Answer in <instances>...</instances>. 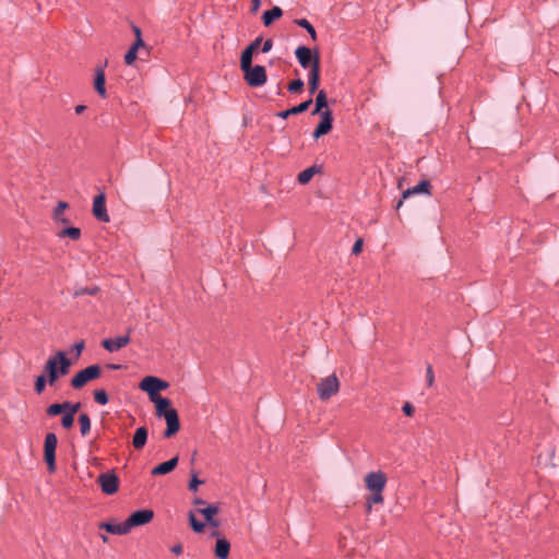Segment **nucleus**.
Segmentation results:
<instances>
[{
	"label": "nucleus",
	"mask_w": 559,
	"mask_h": 559,
	"mask_svg": "<svg viewBox=\"0 0 559 559\" xmlns=\"http://www.w3.org/2000/svg\"><path fill=\"white\" fill-rule=\"evenodd\" d=\"M240 69L243 72V80L249 86L258 87L265 84L267 75L263 66H252V60H240Z\"/></svg>",
	"instance_id": "obj_2"
},
{
	"label": "nucleus",
	"mask_w": 559,
	"mask_h": 559,
	"mask_svg": "<svg viewBox=\"0 0 559 559\" xmlns=\"http://www.w3.org/2000/svg\"><path fill=\"white\" fill-rule=\"evenodd\" d=\"M262 43V37H257L253 41H251L241 52L240 60H252L254 52L259 49Z\"/></svg>",
	"instance_id": "obj_24"
},
{
	"label": "nucleus",
	"mask_w": 559,
	"mask_h": 559,
	"mask_svg": "<svg viewBox=\"0 0 559 559\" xmlns=\"http://www.w3.org/2000/svg\"><path fill=\"white\" fill-rule=\"evenodd\" d=\"M58 439L57 436L52 432H49L45 437L44 443V457L45 462L48 465L49 472H55L56 469V449H57Z\"/></svg>",
	"instance_id": "obj_6"
},
{
	"label": "nucleus",
	"mask_w": 559,
	"mask_h": 559,
	"mask_svg": "<svg viewBox=\"0 0 559 559\" xmlns=\"http://www.w3.org/2000/svg\"><path fill=\"white\" fill-rule=\"evenodd\" d=\"M71 361L64 352L58 350L53 356L49 357L45 365V374L48 383L53 385L59 377L69 373Z\"/></svg>",
	"instance_id": "obj_1"
},
{
	"label": "nucleus",
	"mask_w": 559,
	"mask_h": 559,
	"mask_svg": "<svg viewBox=\"0 0 559 559\" xmlns=\"http://www.w3.org/2000/svg\"><path fill=\"white\" fill-rule=\"evenodd\" d=\"M100 372L102 370L98 365H91L72 378L71 385L76 390L82 389L87 382L97 379Z\"/></svg>",
	"instance_id": "obj_4"
},
{
	"label": "nucleus",
	"mask_w": 559,
	"mask_h": 559,
	"mask_svg": "<svg viewBox=\"0 0 559 559\" xmlns=\"http://www.w3.org/2000/svg\"><path fill=\"white\" fill-rule=\"evenodd\" d=\"M403 413L406 415V416H413L414 412H415V408L414 406L409 403V402H406L404 403L403 407Z\"/></svg>",
	"instance_id": "obj_45"
},
{
	"label": "nucleus",
	"mask_w": 559,
	"mask_h": 559,
	"mask_svg": "<svg viewBox=\"0 0 559 559\" xmlns=\"http://www.w3.org/2000/svg\"><path fill=\"white\" fill-rule=\"evenodd\" d=\"M86 108L87 107L85 105H78V106H75L74 110H75V114L81 115L86 110Z\"/></svg>",
	"instance_id": "obj_55"
},
{
	"label": "nucleus",
	"mask_w": 559,
	"mask_h": 559,
	"mask_svg": "<svg viewBox=\"0 0 559 559\" xmlns=\"http://www.w3.org/2000/svg\"><path fill=\"white\" fill-rule=\"evenodd\" d=\"M84 341H80V342H76L74 345H73V349L75 350L76 353V356H80L82 350L84 349Z\"/></svg>",
	"instance_id": "obj_47"
},
{
	"label": "nucleus",
	"mask_w": 559,
	"mask_h": 559,
	"mask_svg": "<svg viewBox=\"0 0 559 559\" xmlns=\"http://www.w3.org/2000/svg\"><path fill=\"white\" fill-rule=\"evenodd\" d=\"M155 404L156 409V416L163 417L165 413L169 412L170 408V401L163 396H156L155 399L151 400Z\"/></svg>",
	"instance_id": "obj_23"
},
{
	"label": "nucleus",
	"mask_w": 559,
	"mask_h": 559,
	"mask_svg": "<svg viewBox=\"0 0 559 559\" xmlns=\"http://www.w3.org/2000/svg\"><path fill=\"white\" fill-rule=\"evenodd\" d=\"M147 441V429L145 427H140L135 430L132 444L134 449L141 450Z\"/></svg>",
	"instance_id": "obj_26"
},
{
	"label": "nucleus",
	"mask_w": 559,
	"mask_h": 559,
	"mask_svg": "<svg viewBox=\"0 0 559 559\" xmlns=\"http://www.w3.org/2000/svg\"><path fill=\"white\" fill-rule=\"evenodd\" d=\"M273 47V40L272 39H266L263 45H262V48H261V51L263 53H266L269 52Z\"/></svg>",
	"instance_id": "obj_46"
},
{
	"label": "nucleus",
	"mask_w": 559,
	"mask_h": 559,
	"mask_svg": "<svg viewBox=\"0 0 559 559\" xmlns=\"http://www.w3.org/2000/svg\"><path fill=\"white\" fill-rule=\"evenodd\" d=\"M107 367H108L109 369H112V370H118V369H120V368H121V366H120V365H115V364H110V365H108Z\"/></svg>",
	"instance_id": "obj_56"
},
{
	"label": "nucleus",
	"mask_w": 559,
	"mask_h": 559,
	"mask_svg": "<svg viewBox=\"0 0 559 559\" xmlns=\"http://www.w3.org/2000/svg\"><path fill=\"white\" fill-rule=\"evenodd\" d=\"M328 108V95L324 90L318 92L314 100V108L311 111V115L321 114Z\"/></svg>",
	"instance_id": "obj_22"
},
{
	"label": "nucleus",
	"mask_w": 559,
	"mask_h": 559,
	"mask_svg": "<svg viewBox=\"0 0 559 559\" xmlns=\"http://www.w3.org/2000/svg\"><path fill=\"white\" fill-rule=\"evenodd\" d=\"M100 530H105L106 532L115 535H126L128 534L129 527L127 526V523H109V522H103L98 525Z\"/></svg>",
	"instance_id": "obj_17"
},
{
	"label": "nucleus",
	"mask_w": 559,
	"mask_h": 559,
	"mask_svg": "<svg viewBox=\"0 0 559 559\" xmlns=\"http://www.w3.org/2000/svg\"><path fill=\"white\" fill-rule=\"evenodd\" d=\"M178 464V457L175 456L169 461H166L152 469L153 475H165L175 469Z\"/></svg>",
	"instance_id": "obj_20"
},
{
	"label": "nucleus",
	"mask_w": 559,
	"mask_h": 559,
	"mask_svg": "<svg viewBox=\"0 0 559 559\" xmlns=\"http://www.w3.org/2000/svg\"><path fill=\"white\" fill-rule=\"evenodd\" d=\"M182 550H183V547L181 544H177L171 547V552H174L175 555H181Z\"/></svg>",
	"instance_id": "obj_52"
},
{
	"label": "nucleus",
	"mask_w": 559,
	"mask_h": 559,
	"mask_svg": "<svg viewBox=\"0 0 559 559\" xmlns=\"http://www.w3.org/2000/svg\"><path fill=\"white\" fill-rule=\"evenodd\" d=\"M261 7V0H251V13H257Z\"/></svg>",
	"instance_id": "obj_48"
},
{
	"label": "nucleus",
	"mask_w": 559,
	"mask_h": 559,
	"mask_svg": "<svg viewBox=\"0 0 559 559\" xmlns=\"http://www.w3.org/2000/svg\"><path fill=\"white\" fill-rule=\"evenodd\" d=\"M69 204L66 201H58L53 210H68Z\"/></svg>",
	"instance_id": "obj_53"
},
{
	"label": "nucleus",
	"mask_w": 559,
	"mask_h": 559,
	"mask_svg": "<svg viewBox=\"0 0 559 559\" xmlns=\"http://www.w3.org/2000/svg\"><path fill=\"white\" fill-rule=\"evenodd\" d=\"M136 53L138 51L134 50V48H129L127 53L124 55V62L128 66H131L136 60Z\"/></svg>",
	"instance_id": "obj_39"
},
{
	"label": "nucleus",
	"mask_w": 559,
	"mask_h": 559,
	"mask_svg": "<svg viewBox=\"0 0 559 559\" xmlns=\"http://www.w3.org/2000/svg\"><path fill=\"white\" fill-rule=\"evenodd\" d=\"M94 400L96 403L105 405L108 403V395L104 390H96L94 391Z\"/></svg>",
	"instance_id": "obj_38"
},
{
	"label": "nucleus",
	"mask_w": 559,
	"mask_h": 559,
	"mask_svg": "<svg viewBox=\"0 0 559 559\" xmlns=\"http://www.w3.org/2000/svg\"><path fill=\"white\" fill-rule=\"evenodd\" d=\"M230 544L226 538H218L215 545V556L219 559H227Z\"/></svg>",
	"instance_id": "obj_28"
},
{
	"label": "nucleus",
	"mask_w": 559,
	"mask_h": 559,
	"mask_svg": "<svg viewBox=\"0 0 559 559\" xmlns=\"http://www.w3.org/2000/svg\"><path fill=\"white\" fill-rule=\"evenodd\" d=\"M365 484L370 492L383 491L386 484V476L383 472H371L365 476Z\"/></svg>",
	"instance_id": "obj_9"
},
{
	"label": "nucleus",
	"mask_w": 559,
	"mask_h": 559,
	"mask_svg": "<svg viewBox=\"0 0 559 559\" xmlns=\"http://www.w3.org/2000/svg\"><path fill=\"white\" fill-rule=\"evenodd\" d=\"M63 214H64V212H60V211L53 212V219L56 222H66Z\"/></svg>",
	"instance_id": "obj_51"
},
{
	"label": "nucleus",
	"mask_w": 559,
	"mask_h": 559,
	"mask_svg": "<svg viewBox=\"0 0 559 559\" xmlns=\"http://www.w3.org/2000/svg\"><path fill=\"white\" fill-rule=\"evenodd\" d=\"M194 503H195V504H204V501H203V500H201V499H195Z\"/></svg>",
	"instance_id": "obj_59"
},
{
	"label": "nucleus",
	"mask_w": 559,
	"mask_h": 559,
	"mask_svg": "<svg viewBox=\"0 0 559 559\" xmlns=\"http://www.w3.org/2000/svg\"><path fill=\"white\" fill-rule=\"evenodd\" d=\"M426 379H427V385L428 386H432L433 383H435V376H433V371H432L431 365L427 366Z\"/></svg>",
	"instance_id": "obj_41"
},
{
	"label": "nucleus",
	"mask_w": 559,
	"mask_h": 559,
	"mask_svg": "<svg viewBox=\"0 0 559 559\" xmlns=\"http://www.w3.org/2000/svg\"><path fill=\"white\" fill-rule=\"evenodd\" d=\"M189 521H190V525L194 532L202 533L204 531L205 525L203 523L199 522L192 512H190V514H189Z\"/></svg>",
	"instance_id": "obj_36"
},
{
	"label": "nucleus",
	"mask_w": 559,
	"mask_h": 559,
	"mask_svg": "<svg viewBox=\"0 0 559 559\" xmlns=\"http://www.w3.org/2000/svg\"><path fill=\"white\" fill-rule=\"evenodd\" d=\"M199 512L204 516L205 521L214 527L218 526V522L214 520V516L218 513V507L211 504L204 509H200Z\"/></svg>",
	"instance_id": "obj_25"
},
{
	"label": "nucleus",
	"mask_w": 559,
	"mask_h": 559,
	"mask_svg": "<svg viewBox=\"0 0 559 559\" xmlns=\"http://www.w3.org/2000/svg\"><path fill=\"white\" fill-rule=\"evenodd\" d=\"M92 210H106V194L100 191L94 197Z\"/></svg>",
	"instance_id": "obj_32"
},
{
	"label": "nucleus",
	"mask_w": 559,
	"mask_h": 559,
	"mask_svg": "<svg viewBox=\"0 0 559 559\" xmlns=\"http://www.w3.org/2000/svg\"><path fill=\"white\" fill-rule=\"evenodd\" d=\"M73 420L74 416H72L71 414H66L61 419V424L66 429H69L72 427Z\"/></svg>",
	"instance_id": "obj_40"
},
{
	"label": "nucleus",
	"mask_w": 559,
	"mask_h": 559,
	"mask_svg": "<svg viewBox=\"0 0 559 559\" xmlns=\"http://www.w3.org/2000/svg\"><path fill=\"white\" fill-rule=\"evenodd\" d=\"M402 203H403V200H400V201L397 202V204H396L395 210H400V207L402 206Z\"/></svg>",
	"instance_id": "obj_58"
},
{
	"label": "nucleus",
	"mask_w": 559,
	"mask_h": 559,
	"mask_svg": "<svg viewBox=\"0 0 559 559\" xmlns=\"http://www.w3.org/2000/svg\"><path fill=\"white\" fill-rule=\"evenodd\" d=\"M312 103H313V100L310 97V98H308L307 100L300 103L297 106H294V107H292L289 109L282 110L280 112H277L276 116L282 118V119H287L289 116L302 114V112H305V111H307L309 109V107L311 106Z\"/></svg>",
	"instance_id": "obj_16"
},
{
	"label": "nucleus",
	"mask_w": 559,
	"mask_h": 559,
	"mask_svg": "<svg viewBox=\"0 0 559 559\" xmlns=\"http://www.w3.org/2000/svg\"><path fill=\"white\" fill-rule=\"evenodd\" d=\"M305 83L301 79H296L289 82L287 90L293 94L301 93L304 90Z\"/></svg>",
	"instance_id": "obj_34"
},
{
	"label": "nucleus",
	"mask_w": 559,
	"mask_h": 559,
	"mask_svg": "<svg viewBox=\"0 0 559 559\" xmlns=\"http://www.w3.org/2000/svg\"><path fill=\"white\" fill-rule=\"evenodd\" d=\"M98 287L97 286H92V287H80V288H76L74 292H73V296L74 297H80V296H83V295H96L98 293Z\"/></svg>",
	"instance_id": "obj_35"
},
{
	"label": "nucleus",
	"mask_w": 559,
	"mask_h": 559,
	"mask_svg": "<svg viewBox=\"0 0 559 559\" xmlns=\"http://www.w3.org/2000/svg\"><path fill=\"white\" fill-rule=\"evenodd\" d=\"M144 46H145L144 40L142 39V37H139V38H135V41L133 43L131 48H134V50L138 51L139 48L144 47Z\"/></svg>",
	"instance_id": "obj_49"
},
{
	"label": "nucleus",
	"mask_w": 559,
	"mask_h": 559,
	"mask_svg": "<svg viewBox=\"0 0 559 559\" xmlns=\"http://www.w3.org/2000/svg\"><path fill=\"white\" fill-rule=\"evenodd\" d=\"M129 343H130V330H128L127 334H124V335H120V336L111 337V338H105L102 342V346L106 350L114 353V352H118L119 349L123 348Z\"/></svg>",
	"instance_id": "obj_13"
},
{
	"label": "nucleus",
	"mask_w": 559,
	"mask_h": 559,
	"mask_svg": "<svg viewBox=\"0 0 559 559\" xmlns=\"http://www.w3.org/2000/svg\"><path fill=\"white\" fill-rule=\"evenodd\" d=\"M323 170V167L321 165H312L309 168H306L305 170L300 171L297 176V180L300 185H307L314 175L321 174Z\"/></svg>",
	"instance_id": "obj_18"
},
{
	"label": "nucleus",
	"mask_w": 559,
	"mask_h": 559,
	"mask_svg": "<svg viewBox=\"0 0 559 559\" xmlns=\"http://www.w3.org/2000/svg\"><path fill=\"white\" fill-rule=\"evenodd\" d=\"M318 115L320 116V122L317 124L312 132V138L314 140L326 135L333 129V112L331 109L326 108L324 111Z\"/></svg>",
	"instance_id": "obj_7"
},
{
	"label": "nucleus",
	"mask_w": 559,
	"mask_h": 559,
	"mask_svg": "<svg viewBox=\"0 0 559 559\" xmlns=\"http://www.w3.org/2000/svg\"><path fill=\"white\" fill-rule=\"evenodd\" d=\"M383 491H376L371 492V496L367 498L366 504H367V512L371 511V508L373 504H380L383 502Z\"/></svg>",
	"instance_id": "obj_30"
},
{
	"label": "nucleus",
	"mask_w": 559,
	"mask_h": 559,
	"mask_svg": "<svg viewBox=\"0 0 559 559\" xmlns=\"http://www.w3.org/2000/svg\"><path fill=\"white\" fill-rule=\"evenodd\" d=\"M80 407H81L80 403H75V404L70 403V406H68V408H67L69 411L68 414H71L72 416H74V414L78 413Z\"/></svg>",
	"instance_id": "obj_50"
},
{
	"label": "nucleus",
	"mask_w": 559,
	"mask_h": 559,
	"mask_svg": "<svg viewBox=\"0 0 559 559\" xmlns=\"http://www.w3.org/2000/svg\"><path fill=\"white\" fill-rule=\"evenodd\" d=\"M132 31L135 35V38L142 37L141 28L134 24H132Z\"/></svg>",
	"instance_id": "obj_54"
},
{
	"label": "nucleus",
	"mask_w": 559,
	"mask_h": 559,
	"mask_svg": "<svg viewBox=\"0 0 559 559\" xmlns=\"http://www.w3.org/2000/svg\"><path fill=\"white\" fill-rule=\"evenodd\" d=\"M212 535H213V536H217V535H218V532H217V531H214Z\"/></svg>",
	"instance_id": "obj_60"
},
{
	"label": "nucleus",
	"mask_w": 559,
	"mask_h": 559,
	"mask_svg": "<svg viewBox=\"0 0 559 559\" xmlns=\"http://www.w3.org/2000/svg\"><path fill=\"white\" fill-rule=\"evenodd\" d=\"M100 538L104 543H108V537L106 535H100Z\"/></svg>",
	"instance_id": "obj_57"
},
{
	"label": "nucleus",
	"mask_w": 559,
	"mask_h": 559,
	"mask_svg": "<svg viewBox=\"0 0 559 559\" xmlns=\"http://www.w3.org/2000/svg\"><path fill=\"white\" fill-rule=\"evenodd\" d=\"M96 219L102 223H107L110 221L108 212H93Z\"/></svg>",
	"instance_id": "obj_44"
},
{
	"label": "nucleus",
	"mask_w": 559,
	"mask_h": 559,
	"mask_svg": "<svg viewBox=\"0 0 559 559\" xmlns=\"http://www.w3.org/2000/svg\"><path fill=\"white\" fill-rule=\"evenodd\" d=\"M163 417L165 418L166 424H167V428L164 431V437L171 438L180 429V421H179L178 413L176 409H170L169 412L165 413Z\"/></svg>",
	"instance_id": "obj_14"
},
{
	"label": "nucleus",
	"mask_w": 559,
	"mask_h": 559,
	"mask_svg": "<svg viewBox=\"0 0 559 559\" xmlns=\"http://www.w3.org/2000/svg\"><path fill=\"white\" fill-rule=\"evenodd\" d=\"M106 67H107V60L104 62V64H98L95 68V76H94V82H93V86H94L95 91L102 98L107 97L106 75H105Z\"/></svg>",
	"instance_id": "obj_12"
},
{
	"label": "nucleus",
	"mask_w": 559,
	"mask_h": 559,
	"mask_svg": "<svg viewBox=\"0 0 559 559\" xmlns=\"http://www.w3.org/2000/svg\"><path fill=\"white\" fill-rule=\"evenodd\" d=\"M56 235L57 237L59 238H70L71 240H79L80 237H81V230L80 228H76V227H72V226H68V227H63V228H60L56 231Z\"/></svg>",
	"instance_id": "obj_27"
},
{
	"label": "nucleus",
	"mask_w": 559,
	"mask_h": 559,
	"mask_svg": "<svg viewBox=\"0 0 559 559\" xmlns=\"http://www.w3.org/2000/svg\"><path fill=\"white\" fill-rule=\"evenodd\" d=\"M154 512L150 509L139 510L132 513L126 521L129 531L133 527L145 525L152 521Z\"/></svg>",
	"instance_id": "obj_11"
},
{
	"label": "nucleus",
	"mask_w": 559,
	"mask_h": 559,
	"mask_svg": "<svg viewBox=\"0 0 559 559\" xmlns=\"http://www.w3.org/2000/svg\"><path fill=\"white\" fill-rule=\"evenodd\" d=\"M168 385L169 384L167 382L157 377L147 376L140 382L139 388L148 394L150 400H153L156 396H160L158 392L166 390Z\"/></svg>",
	"instance_id": "obj_5"
},
{
	"label": "nucleus",
	"mask_w": 559,
	"mask_h": 559,
	"mask_svg": "<svg viewBox=\"0 0 559 559\" xmlns=\"http://www.w3.org/2000/svg\"><path fill=\"white\" fill-rule=\"evenodd\" d=\"M68 406H70L69 402H64L62 404H51L47 408V414L50 416H57V415L61 414L63 411H66L68 408Z\"/></svg>",
	"instance_id": "obj_33"
},
{
	"label": "nucleus",
	"mask_w": 559,
	"mask_h": 559,
	"mask_svg": "<svg viewBox=\"0 0 559 559\" xmlns=\"http://www.w3.org/2000/svg\"><path fill=\"white\" fill-rule=\"evenodd\" d=\"M79 425L81 435L85 437L91 430V418L87 414L83 413L79 416Z\"/></svg>",
	"instance_id": "obj_29"
},
{
	"label": "nucleus",
	"mask_w": 559,
	"mask_h": 559,
	"mask_svg": "<svg viewBox=\"0 0 559 559\" xmlns=\"http://www.w3.org/2000/svg\"><path fill=\"white\" fill-rule=\"evenodd\" d=\"M320 84V57L317 56L308 75V86L310 95L314 94Z\"/></svg>",
	"instance_id": "obj_15"
},
{
	"label": "nucleus",
	"mask_w": 559,
	"mask_h": 559,
	"mask_svg": "<svg viewBox=\"0 0 559 559\" xmlns=\"http://www.w3.org/2000/svg\"><path fill=\"white\" fill-rule=\"evenodd\" d=\"M362 239L358 238L352 248V253L355 255L359 254L362 251Z\"/></svg>",
	"instance_id": "obj_42"
},
{
	"label": "nucleus",
	"mask_w": 559,
	"mask_h": 559,
	"mask_svg": "<svg viewBox=\"0 0 559 559\" xmlns=\"http://www.w3.org/2000/svg\"><path fill=\"white\" fill-rule=\"evenodd\" d=\"M282 15H283V10L277 5L273 7L270 10L264 11V13L262 15V21H263L264 26H266V27L270 26L275 20L281 19Z\"/></svg>",
	"instance_id": "obj_21"
},
{
	"label": "nucleus",
	"mask_w": 559,
	"mask_h": 559,
	"mask_svg": "<svg viewBox=\"0 0 559 559\" xmlns=\"http://www.w3.org/2000/svg\"><path fill=\"white\" fill-rule=\"evenodd\" d=\"M48 379L46 377V374H40L36 378V381H35V391L40 394L41 392H44L45 388H46V383H47Z\"/></svg>",
	"instance_id": "obj_37"
},
{
	"label": "nucleus",
	"mask_w": 559,
	"mask_h": 559,
	"mask_svg": "<svg viewBox=\"0 0 559 559\" xmlns=\"http://www.w3.org/2000/svg\"><path fill=\"white\" fill-rule=\"evenodd\" d=\"M295 56L299 62V64L304 68V69H311L312 67V63L314 62V59L317 56L320 57L319 55V50L316 48L313 51L306 47V46H299L296 50H295Z\"/></svg>",
	"instance_id": "obj_10"
},
{
	"label": "nucleus",
	"mask_w": 559,
	"mask_h": 559,
	"mask_svg": "<svg viewBox=\"0 0 559 559\" xmlns=\"http://www.w3.org/2000/svg\"><path fill=\"white\" fill-rule=\"evenodd\" d=\"M341 388L338 378L333 373L325 378L320 379L317 384V391L320 400L328 401L333 395L337 394Z\"/></svg>",
	"instance_id": "obj_3"
},
{
	"label": "nucleus",
	"mask_w": 559,
	"mask_h": 559,
	"mask_svg": "<svg viewBox=\"0 0 559 559\" xmlns=\"http://www.w3.org/2000/svg\"><path fill=\"white\" fill-rule=\"evenodd\" d=\"M97 483L106 495H114L119 489V478L112 472L103 473L98 476Z\"/></svg>",
	"instance_id": "obj_8"
},
{
	"label": "nucleus",
	"mask_w": 559,
	"mask_h": 559,
	"mask_svg": "<svg viewBox=\"0 0 559 559\" xmlns=\"http://www.w3.org/2000/svg\"><path fill=\"white\" fill-rule=\"evenodd\" d=\"M203 481L200 480L195 474H192L191 481L189 484V489L195 491L198 490L199 485H201Z\"/></svg>",
	"instance_id": "obj_43"
},
{
	"label": "nucleus",
	"mask_w": 559,
	"mask_h": 559,
	"mask_svg": "<svg viewBox=\"0 0 559 559\" xmlns=\"http://www.w3.org/2000/svg\"><path fill=\"white\" fill-rule=\"evenodd\" d=\"M295 23L298 26L305 28L313 40L317 39V32H316L314 27L311 25V23L308 20H306V19H298V20L295 21Z\"/></svg>",
	"instance_id": "obj_31"
},
{
	"label": "nucleus",
	"mask_w": 559,
	"mask_h": 559,
	"mask_svg": "<svg viewBox=\"0 0 559 559\" xmlns=\"http://www.w3.org/2000/svg\"><path fill=\"white\" fill-rule=\"evenodd\" d=\"M430 188H431V183L429 180H421L418 185L405 190L402 194V199H407L411 195L419 194V193L430 194Z\"/></svg>",
	"instance_id": "obj_19"
}]
</instances>
